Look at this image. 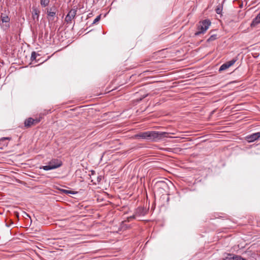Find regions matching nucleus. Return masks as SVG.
<instances>
[{"instance_id":"28","label":"nucleus","mask_w":260,"mask_h":260,"mask_svg":"<svg viewBox=\"0 0 260 260\" xmlns=\"http://www.w3.org/2000/svg\"><path fill=\"white\" fill-rule=\"evenodd\" d=\"M24 214L25 215V216L26 217H29L30 218V216L26 212H24Z\"/></svg>"},{"instance_id":"15","label":"nucleus","mask_w":260,"mask_h":260,"mask_svg":"<svg viewBox=\"0 0 260 260\" xmlns=\"http://www.w3.org/2000/svg\"><path fill=\"white\" fill-rule=\"evenodd\" d=\"M61 192H63V193H64L65 194H76L77 193V192H75V191H74L63 189H61Z\"/></svg>"},{"instance_id":"11","label":"nucleus","mask_w":260,"mask_h":260,"mask_svg":"<svg viewBox=\"0 0 260 260\" xmlns=\"http://www.w3.org/2000/svg\"><path fill=\"white\" fill-rule=\"evenodd\" d=\"M260 23V12L257 14L256 17L253 19L251 23L252 26H255Z\"/></svg>"},{"instance_id":"2","label":"nucleus","mask_w":260,"mask_h":260,"mask_svg":"<svg viewBox=\"0 0 260 260\" xmlns=\"http://www.w3.org/2000/svg\"><path fill=\"white\" fill-rule=\"evenodd\" d=\"M210 24V21L207 19L200 22L198 26V31L194 34L195 36H199L202 34H204L208 29Z\"/></svg>"},{"instance_id":"12","label":"nucleus","mask_w":260,"mask_h":260,"mask_svg":"<svg viewBox=\"0 0 260 260\" xmlns=\"http://www.w3.org/2000/svg\"><path fill=\"white\" fill-rule=\"evenodd\" d=\"M1 27L4 30H6L10 27V22L7 23H0Z\"/></svg>"},{"instance_id":"4","label":"nucleus","mask_w":260,"mask_h":260,"mask_svg":"<svg viewBox=\"0 0 260 260\" xmlns=\"http://www.w3.org/2000/svg\"><path fill=\"white\" fill-rule=\"evenodd\" d=\"M237 60L236 58H233L231 60L227 61L222 64L219 70V71L221 72L222 71H224L229 68L230 67L233 66L236 61Z\"/></svg>"},{"instance_id":"6","label":"nucleus","mask_w":260,"mask_h":260,"mask_svg":"<svg viewBox=\"0 0 260 260\" xmlns=\"http://www.w3.org/2000/svg\"><path fill=\"white\" fill-rule=\"evenodd\" d=\"M260 138V132H257L249 135L246 137V140L248 142H252Z\"/></svg>"},{"instance_id":"10","label":"nucleus","mask_w":260,"mask_h":260,"mask_svg":"<svg viewBox=\"0 0 260 260\" xmlns=\"http://www.w3.org/2000/svg\"><path fill=\"white\" fill-rule=\"evenodd\" d=\"M1 20L2 21L1 23H8V22H10V18L7 15L2 13L1 15Z\"/></svg>"},{"instance_id":"29","label":"nucleus","mask_w":260,"mask_h":260,"mask_svg":"<svg viewBox=\"0 0 260 260\" xmlns=\"http://www.w3.org/2000/svg\"><path fill=\"white\" fill-rule=\"evenodd\" d=\"M94 173H95V171H91V174L92 175H93Z\"/></svg>"},{"instance_id":"5","label":"nucleus","mask_w":260,"mask_h":260,"mask_svg":"<svg viewBox=\"0 0 260 260\" xmlns=\"http://www.w3.org/2000/svg\"><path fill=\"white\" fill-rule=\"evenodd\" d=\"M40 121V119H33L32 118H28L24 121V125L25 127H29L32 125H34L38 123Z\"/></svg>"},{"instance_id":"21","label":"nucleus","mask_w":260,"mask_h":260,"mask_svg":"<svg viewBox=\"0 0 260 260\" xmlns=\"http://www.w3.org/2000/svg\"><path fill=\"white\" fill-rule=\"evenodd\" d=\"M138 216L136 215V213L135 212V214L133 216L127 217L126 221L129 222L132 219H135Z\"/></svg>"},{"instance_id":"14","label":"nucleus","mask_w":260,"mask_h":260,"mask_svg":"<svg viewBox=\"0 0 260 260\" xmlns=\"http://www.w3.org/2000/svg\"><path fill=\"white\" fill-rule=\"evenodd\" d=\"M224 260H235V256H233V254H228L226 256L223 258Z\"/></svg>"},{"instance_id":"13","label":"nucleus","mask_w":260,"mask_h":260,"mask_svg":"<svg viewBox=\"0 0 260 260\" xmlns=\"http://www.w3.org/2000/svg\"><path fill=\"white\" fill-rule=\"evenodd\" d=\"M50 0H40V4L42 7H46L48 6Z\"/></svg>"},{"instance_id":"9","label":"nucleus","mask_w":260,"mask_h":260,"mask_svg":"<svg viewBox=\"0 0 260 260\" xmlns=\"http://www.w3.org/2000/svg\"><path fill=\"white\" fill-rule=\"evenodd\" d=\"M56 11H53V12L47 11V14L48 16V19L49 21H53L54 18L56 15Z\"/></svg>"},{"instance_id":"24","label":"nucleus","mask_w":260,"mask_h":260,"mask_svg":"<svg viewBox=\"0 0 260 260\" xmlns=\"http://www.w3.org/2000/svg\"><path fill=\"white\" fill-rule=\"evenodd\" d=\"M53 11H56V8L55 7H52V8H48V9H47V11L53 12Z\"/></svg>"},{"instance_id":"30","label":"nucleus","mask_w":260,"mask_h":260,"mask_svg":"<svg viewBox=\"0 0 260 260\" xmlns=\"http://www.w3.org/2000/svg\"><path fill=\"white\" fill-rule=\"evenodd\" d=\"M6 226H9V225H8L7 223H6Z\"/></svg>"},{"instance_id":"17","label":"nucleus","mask_w":260,"mask_h":260,"mask_svg":"<svg viewBox=\"0 0 260 260\" xmlns=\"http://www.w3.org/2000/svg\"><path fill=\"white\" fill-rule=\"evenodd\" d=\"M39 12L36 9H34L32 12V16L34 19L35 18L36 16L37 18L39 17Z\"/></svg>"},{"instance_id":"19","label":"nucleus","mask_w":260,"mask_h":260,"mask_svg":"<svg viewBox=\"0 0 260 260\" xmlns=\"http://www.w3.org/2000/svg\"><path fill=\"white\" fill-rule=\"evenodd\" d=\"M126 221V220L123 221L121 222V228L123 229H126L129 228V226L126 225L125 223Z\"/></svg>"},{"instance_id":"27","label":"nucleus","mask_w":260,"mask_h":260,"mask_svg":"<svg viewBox=\"0 0 260 260\" xmlns=\"http://www.w3.org/2000/svg\"><path fill=\"white\" fill-rule=\"evenodd\" d=\"M7 139H10L9 138H7V137H3L2 138H1L0 139L1 141H3V140H7Z\"/></svg>"},{"instance_id":"7","label":"nucleus","mask_w":260,"mask_h":260,"mask_svg":"<svg viewBox=\"0 0 260 260\" xmlns=\"http://www.w3.org/2000/svg\"><path fill=\"white\" fill-rule=\"evenodd\" d=\"M76 12V10L72 9L66 16L65 21L68 23L71 22L72 20L75 17Z\"/></svg>"},{"instance_id":"18","label":"nucleus","mask_w":260,"mask_h":260,"mask_svg":"<svg viewBox=\"0 0 260 260\" xmlns=\"http://www.w3.org/2000/svg\"><path fill=\"white\" fill-rule=\"evenodd\" d=\"M217 38V35H211L207 40L208 42H211L215 40H216Z\"/></svg>"},{"instance_id":"23","label":"nucleus","mask_w":260,"mask_h":260,"mask_svg":"<svg viewBox=\"0 0 260 260\" xmlns=\"http://www.w3.org/2000/svg\"><path fill=\"white\" fill-rule=\"evenodd\" d=\"M100 19H101V15H99V16H97V17L94 19V21H93V22L92 24H95V23H96V22H98V21H100Z\"/></svg>"},{"instance_id":"1","label":"nucleus","mask_w":260,"mask_h":260,"mask_svg":"<svg viewBox=\"0 0 260 260\" xmlns=\"http://www.w3.org/2000/svg\"><path fill=\"white\" fill-rule=\"evenodd\" d=\"M168 134L166 132L147 131L136 135L135 137L136 138H141L156 142L163 138L167 137Z\"/></svg>"},{"instance_id":"25","label":"nucleus","mask_w":260,"mask_h":260,"mask_svg":"<svg viewBox=\"0 0 260 260\" xmlns=\"http://www.w3.org/2000/svg\"><path fill=\"white\" fill-rule=\"evenodd\" d=\"M148 95V94H144L143 95L139 100V101H142L143 99H144L145 98H146L147 96Z\"/></svg>"},{"instance_id":"20","label":"nucleus","mask_w":260,"mask_h":260,"mask_svg":"<svg viewBox=\"0 0 260 260\" xmlns=\"http://www.w3.org/2000/svg\"><path fill=\"white\" fill-rule=\"evenodd\" d=\"M37 54L36 52L34 51L31 53V60H35L36 59V57H37Z\"/></svg>"},{"instance_id":"3","label":"nucleus","mask_w":260,"mask_h":260,"mask_svg":"<svg viewBox=\"0 0 260 260\" xmlns=\"http://www.w3.org/2000/svg\"><path fill=\"white\" fill-rule=\"evenodd\" d=\"M62 166V162L58 159H53L51 160L46 166H43L41 169L45 171L51 170L58 168Z\"/></svg>"},{"instance_id":"16","label":"nucleus","mask_w":260,"mask_h":260,"mask_svg":"<svg viewBox=\"0 0 260 260\" xmlns=\"http://www.w3.org/2000/svg\"><path fill=\"white\" fill-rule=\"evenodd\" d=\"M222 11V6L218 5L215 9V11L217 14H220Z\"/></svg>"},{"instance_id":"8","label":"nucleus","mask_w":260,"mask_h":260,"mask_svg":"<svg viewBox=\"0 0 260 260\" xmlns=\"http://www.w3.org/2000/svg\"><path fill=\"white\" fill-rule=\"evenodd\" d=\"M147 209L142 207H138L135 211L136 215L138 217L143 216L147 214Z\"/></svg>"},{"instance_id":"22","label":"nucleus","mask_w":260,"mask_h":260,"mask_svg":"<svg viewBox=\"0 0 260 260\" xmlns=\"http://www.w3.org/2000/svg\"><path fill=\"white\" fill-rule=\"evenodd\" d=\"M138 216L136 215V213L135 212V214L133 216L127 217L126 221L129 222L132 219H135Z\"/></svg>"},{"instance_id":"26","label":"nucleus","mask_w":260,"mask_h":260,"mask_svg":"<svg viewBox=\"0 0 260 260\" xmlns=\"http://www.w3.org/2000/svg\"><path fill=\"white\" fill-rule=\"evenodd\" d=\"M235 260H244V259H242L240 257L236 256Z\"/></svg>"}]
</instances>
